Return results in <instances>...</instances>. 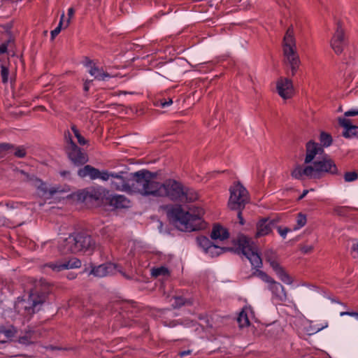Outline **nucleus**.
Instances as JSON below:
<instances>
[{"instance_id":"f257e3e1","label":"nucleus","mask_w":358,"mask_h":358,"mask_svg":"<svg viewBox=\"0 0 358 358\" xmlns=\"http://www.w3.org/2000/svg\"><path fill=\"white\" fill-rule=\"evenodd\" d=\"M158 196H167L184 203L185 208L176 205L170 207L167 211L169 220L179 230L193 231L200 229L201 202L193 189H184L180 183L169 180L160 183Z\"/></svg>"},{"instance_id":"f03ea898","label":"nucleus","mask_w":358,"mask_h":358,"mask_svg":"<svg viewBox=\"0 0 358 358\" xmlns=\"http://www.w3.org/2000/svg\"><path fill=\"white\" fill-rule=\"evenodd\" d=\"M337 172L334 162L328 156H324L310 165H296L291 175L296 179L302 180L305 178H320L324 173L336 174Z\"/></svg>"},{"instance_id":"7ed1b4c3","label":"nucleus","mask_w":358,"mask_h":358,"mask_svg":"<svg viewBox=\"0 0 358 358\" xmlns=\"http://www.w3.org/2000/svg\"><path fill=\"white\" fill-rule=\"evenodd\" d=\"M130 194L142 196H157L160 183L156 180V175L146 170L132 173Z\"/></svg>"},{"instance_id":"20e7f679","label":"nucleus","mask_w":358,"mask_h":358,"mask_svg":"<svg viewBox=\"0 0 358 358\" xmlns=\"http://www.w3.org/2000/svg\"><path fill=\"white\" fill-rule=\"evenodd\" d=\"M96 247V243L93 238L86 234H78L69 235L59 241V250L62 254L82 252L87 255L92 253Z\"/></svg>"},{"instance_id":"39448f33","label":"nucleus","mask_w":358,"mask_h":358,"mask_svg":"<svg viewBox=\"0 0 358 358\" xmlns=\"http://www.w3.org/2000/svg\"><path fill=\"white\" fill-rule=\"evenodd\" d=\"M42 299L36 292H31L27 299H19L14 305V312L6 310L3 315L11 319L29 318L36 311L39 310Z\"/></svg>"},{"instance_id":"423d86ee","label":"nucleus","mask_w":358,"mask_h":358,"mask_svg":"<svg viewBox=\"0 0 358 358\" xmlns=\"http://www.w3.org/2000/svg\"><path fill=\"white\" fill-rule=\"evenodd\" d=\"M34 185L38 189V194L40 196L45 200L48 199H59L64 197L74 198L78 201H84L86 199L87 194L84 191L78 192L73 194H68L66 196L63 194L66 192L64 189L59 187L50 186L43 183L40 180L34 181Z\"/></svg>"},{"instance_id":"0eeeda50","label":"nucleus","mask_w":358,"mask_h":358,"mask_svg":"<svg viewBox=\"0 0 358 358\" xmlns=\"http://www.w3.org/2000/svg\"><path fill=\"white\" fill-rule=\"evenodd\" d=\"M283 54L285 63L289 66L291 75L293 76L297 71L301 62L296 52L295 39L291 28L287 29L283 39Z\"/></svg>"},{"instance_id":"6e6552de","label":"nucleus","mask_w":358,"mask_h":358,"mask_svg":"<svg viewBox=\"0 0 358 358\" xmlns=\"http://www.w3.org/2000/svg\"><path fill=\"white\" fill-rule=\"evenodd\" d=\"M237 245L238 250L247 257L252 266L259 268L262 266V259L251 238L241 234L238 237Z\"/></svg>"},{"instance_id":"1a4fd4ad","label":"nucleus","mask_w":358,"mask_h":358,"mask_svg":"<svg viewBox=\"0 0 358 358\" xmlns=\"http://www.w3.org/2000/svg\"><path fill=\"white\" fill-rule=\"evenodd\" d=\"M229 192L228 208L232 210L241 211L249 200L247 189L240 182H236L230 187Z\"/></svg>"},{"instance_id":"9d476101","label":"nucleus","mask_w":358,"mask_h":358,"mask_svg":"<svg viewBox=\"0 0 358 358\" xmlns=\"http://www.w3.org/2000/svg\"><path fill=\"white\" fill-rule=\"evenodd\" d=\"M132 173L105 172L102 180L108 182L111 188L131 193Z\"/></svg>"},{"instance_id":"9b49d317","label":"nucleus","mask_w":358,"mask_h":358,"mask_svg":"<svg viewBox=\"0 0 358 358\" xmlns=\"http://www.w3.org/2000/svg\"><path fill=\"white\" fill-rule=\"evenodd\" d=\"M258 278L267 284V288L272 294V299L275 301L282 303L285 302L287 295L285 287L279 282L275 281L263 271H258L257 273Z\"/></svg>"},{"instance_id":"f8f14e48","label":"nucleus","mask_w":358,"mask_h":358,"mask_svg":"<svg viewBox=\"0 0 358 358\" xmlns=\"http://www.w3.org/2000/svg\"><path fill=\"white\" fill-rule=\"evenodd\" d=\"M278 94L284 99H289L294 94V87L292 80L280 77L276 83Z\"/></svg>"},{"instance_id":"ddd939ff","label":"nucleus","mask_w":358,"mask_h":358,"mask_svg":"<svg viewBox=\"0 0 358 358\" xmlns=\"http://www.w3.org/2000/svg\"><path fill=\"white\" fill-rule=\"evenodd\" d=\"M345 44V38L344 31L338 24L337 29L330 41V45L334 52L337 55L341 54Z\"/></svg>"},{"instance_id":"4468645a","label":"nucleus","mask_w":358,"mask_h":358,"mask_svg":"<svg viewBox=\"0 0 358 358\" xmlns=\"http://www.w3.org/2000/svg\"><path fill=\"white\" fill-rule=\"evenodd\" d=\"M324 152L323 148L317 143L313 141H309L306 144V154L303 165L312 164L313 160L317 155H321Z\"/></svg>"},{"instance_id":"2eb2a0df","label":"nucleus","mask_w":358,"mask_h":358,"mask_svg":"<svg viewBox=\"0 0 358 358\" xmlns=\"http://www.w3.org/2000/svg\"><path fill=\"white\" fill-rule=\"evenodd\" d=\"M231 250L230 248H224L215 243H211L208 238L203 237V250L210 257L219 256L223 252Z\"/></svg>"},{"instance_id":"dca6fc26","label":"nucleus","mask_w":358,"mask_h":358,"mask_svg":"<svg viewBox=\"0 0 358 358\" xmlns=\"http://www.w3.org/2000/svg\"><path fill=\"white\" fill-rule=\"evenodd\" d=\"M53 271L59 272L64 269H72L79 268L81 266V262L77 258H71L68 262L49 263L46 264Z\"/></svg>"},{"instance_id":"f3484780","label":"nucleus","mask_w":358,"mask_h":358,"mask_svg":"<svg viewBox=\"0 0 358 358\" xmlns=\"http://www.w3.org/2000/svg\"><path fill=\"white\" fill-rule=\"evenodd\" d=\"M267 261L281 281L287 285L292 283L293 280L292 277L285 271L277 260L267 257Z\"/></svg>"},{"instance_id":"a211bd4d","label":"nucleus","mask_w":358,"mask_h":358,"mask_svg":"<svg viewBox=\"0 0 358 358\" xmlns=\"http://www.w3.org/2000/svg\"><path fill=\"white\" fill-rule=\"evenodd\" d=\"M69 157L77 164H85L87 162V156L83 153L80 148L70 139L69 145Z\"/></svg>"},{"instance_id":"6ab92c4d","label":"nucleus","mask_w":358,"mask_h":358,"mask_svg":"<svg viewBox=\"0 0 358 358\" xmlns=\"http://www.w3.org/2000/svg\"><path fill=\"white\" fill-rule=\"evenodd\" d=\"M338 121L339 124L344 128L343 136L345 138L358 136V127L352 125L350 120L340 117Z\"/></svg>"},{"instance_id":"aec40b11","label":"nucleus","mask_w":358,"mask_h":358,"mask_svg":"<svg viewBox=\"0 0 358 358\" xmlns=\"http://www.w3.org/2000/svg\"><path fill=\"white\" fill-rule=\"evenodd\" d=\"M106 171L101 172L99 170L87 165L78 171V175L81 178H89L92 180L101 179Z\"/></svg>"},{"instance_id":"412c9836","label":"nucleus","mask_w":358,"mask_h":358,"mask_svg":"<svg viewBox=\"0 0 358 358\" xmlns=\"http://www.w3.org/2000/svg\"><path fill=\"white\" fill-rule=\"evenodd\" d=\"M116 270V266L111 263L103 264L94 267L91 273L97 277H104L113 274Z\"/></svg>"},{"instance_id":"4be33fe9","label":"nucleus","mask_w":358,"mask_h":358,"mask_svg":"<svg viewBox=\"0 0 358 358\" xmlns=\"http://www.w3.org/2000/svg\"><path fill=\"white\" fill-rule=\"evenodd\" d=\"M274 224L273 221L267 219L260 220L257 224L256 238H259L269 234L272 231Z\"/></svg>"},{"instance_id":"5701e85b","label":"nucleus","mask_w":358,"mask_h":358,"mask_svg":"<svg viewBox=\"0 0 358 358\" xmlns=\"http://www.w3.org/2000/svg\"><path fill=\"white\" fill-rule=\"evenodd\" d=\"M107 201L110 206L116 208H128L130 205L129 200L120 194L110 195L107 197Z\"/></svg>"},{"instance_id":"b1692460","label":"nucleus","mask_w":358,"mask_h":358,"mask_svg":"<svg viewBox=\"0 0 358 358\" xmlns=\"http://www.w3.org/2000/svg\"><path fill=\"white\" fill-rule=\"evenodd\" d=\"M210 237L215 241H222L229 238V232L224 227L216 224L213 225Z\"/></svg>"},{"instance_id":"393cba45","label":"nucleus","mask_w":358,"mask_h":358,"mask_svg":"<svg viewBox=\"0 0 358 358\" xmlns=\"http://www.w3.org/2000/svg\"><path fill=\"white\" fill-rule=\"evenodd\" d=\"M88 72L92 76L99 80H106L107 78L111 77L109 73L105 72L102 68H99L96 64L90 66V69H88Z\"/></svg>"},{"instance_id":"a878e982","label":"nucleus","mask_w":358,"mask_h":358,"mask_svg":"<svg viewBox=\"0 0 358 358\" xmlns=\"http://www.w3.org/2000/svg\"><path fill=\"white\" fill-rule=\"evenodd\" d=\"M13 335L14 331L13 329L0 328V344L6 343L7 340L12 338Z\"/></svg>"},{"instance_id":"bb28decb","label":"nucleus","mask_w":358,"mask_h":358,"mask_svg":"<svg viewBox=\"0 0 358 358\" xmlns=\"http://www.w3.org/2000/svg\"><path fill=\"white\" fill-rule=\"evenodd\" d=\"M296 224L293 228V230H294V231L299 230V229L302 228L303 227H304L306 225V224L307 222V218H306V215H304L301 213L297 214V216L296 218Z\"/></svg>"},{"instance_id":"cd10ccee","label":"nucleus","mask_w":358,"mask_h":358,"mask_svg":"<svg viewBox=\"0 0 358 358\" xmlns=\"http://www.w3.org/2000/svg\"><path fill=\"white\" fill-rule=\"evenodd\" d=\"M237 322L239 324V327L241 328H243V327H248L249 324H250V322H249V319H248V315L247 313H245V310H242L238 318H237Z\"/></svg>"},{"instance_id":"c85d7f7f","label":"nucleus","mask_w":358,"mask_h":358,"mask_svg":"<svg viewBox=\"0 0 358 358\" xmlns=\"http://www.w3.org/2000/svg\"><path fill=\"white\" fill-rule=\"evenodd\" d=\"M1 76L2 82L3 83H6L9 80L10 82H12V76L9 77L10 70L8 69V68L6 66H5L4 64H1Z\"/></svg>"},{"instance_id":"c756f323","label":"nucleus","mask_w":358,"mask_h":358,"mask_svg":"<svg viewBox=\"0 0 358 358\" xmlns=\"http://www.w3.org/2000/svg\"><path fill=\"white\" fill-rule=\"evenodd\" d=\"M320 140L322 145L324 147L329 146L332 143L331 136L326 132H321Z\"/></svg>"},{"instance_id":"7c9ffc66","label":"nucleus","mask_w":358,"mask_h":358,"mask_svg":"<svg viewBox=\"0 0 358 358\" xmlns=\"http://www.w3.org/2000/svg\"><path fill=\"white\" fill-rule=\"evenodd\" d=\"M10 152L13 153L15 157L19 158L24 157L26 155V150L22 146L15 148L13 146V148H11V150H10Z\"/></svg>"},{"instance_id":"2f4dec72","label":"nucleus","mask_w":358,"mask_h":358,"mask_svg":"<svg viewBox=\"0 0 358 358\" xmlns=\"http://www.w3.org/2000/svg\"><path fill=\"white\" fill-rule=\"evenodd\" d=\"M152 274L154 276L166 275L168 274V270L164 267L155 268L152 270Z\"/></svg>"},{"instance_id":"473e14b6","label":"nucleus","mask_w":358,"mask_h":358,"mask_svg":"<svg viewBox=\"0 0 358 358\" xmlns=\"http://www.w3.org/2000/svg\"><path fill=\"white\" fill-rule=\"evenodd\" d=\"M72 130L80 145L87 143V141L80 134L78 130L75 127H72Z\"/></svg>"},{"instance_id":"72a5a7b5","label":"nucleus","mask_w":358,"mask_h":358,"mask_svg":"<svg viewBox=\"0 0 358 358\" xmlns=\"http://www.w3.org/2000/svg\"><path fill=\"white\" fill-rule=\"evenodd\" d=\"M344 178L346 182H352L358 178V176L355 172H348L345 174Z\"/></svg>"},{"instance_id":"f704fd0d","label":"nucleus","mask_w":358,"mask_h":358,"mask_svg":"<svg viewBox=\"0 0 358 358\" xmlns=\"http://www.w3.org/2000/svg\"><path fill=\"white\" fill-rule=\"evenodd\" d=\"M11 148H13V145L10 144L5 143H0V153H10Z\"/></svg>"},{"instance_id":"c9c22d12","label":"nucleus","mask_w":358,"mask_h":358,"mask_svg":"<svg viewBox=\"0 0 358 358\" xmlns=\"http://www.w3.org/2000/svg\"><path fill=\"white\" fill-rule=\"evenodd\" d=\"M31 340H32L31 336L30 334H27L24 336L20 338L19 342L22 344L27 345V344L31 343L33 342Z\"/></svg>"},{"instance_id":"e433bc0d","label":"nucleus","mask_w":358,"mask_h":358,"mask_svg":"<svg viewBox=\"0 0 358 358\" xmlns=\"http://www.w3.org/2000/svg\"><path fill=\"white\" fill-rule=\"evenodd\" d=\"M291 229L287 227L282 228L281 227H278V231L280 234V235L285 238L287 236V234L289 232Z\"/></svg>"},{"instance_id":"4c0bfd02","label":"nucleus","mask_w":358,"mask_h":358,"mask_svg":"<svg viewBox=\"0 0 358 358\" xmlns=\"http://www.w3.org/2000/svg\"><path fill=\"white\" fill-rule=\"evenodd\" d=\"M358 115V108H352L344 113L345 117L357 116Z\"/></svg>"},{"instance_id":"58836bf2","label":"nucleus","mask_w":358,"mask_h":358,"mask_svg":"<svg viewBox=\"0 0 358 358\" xmlns=\"http://www.w3.org/2000/svg\"><path fill=\"white\" fill-rule=\"evenodd\" d=\"M74 13H75V10L73 8H70L69 10H68V16H69V18L68 20H66V25H65V27H67L70 22H71V19L73 17L74 15Z\"/></svg>"},{"instance_id":"ea45409f","label":"nucleus","mask_w":358,"mask_h":358,"mask_svg":"<svg viewBox=\"0 0 358 358\" xmlns=\"http://www.w3.org/2000/svg\"><path fill=\"white\" fill-rule=\"evenodd\" d=\"M62 29V26L59 25L51 31V37L53 39L60 31Z\"/></svg>"},{"instance_id":"a19ab883","label":"nucleus","mask_w":358,"mask_h":358,"mask_svg":"<svg viewBox=\"0 0 358 358\" xmlns=\"http://www.w3.org/2000/svg\"><path fill=\"white\" fill-rule=\"evenodd\" d=\"M313 249L312 245H303L301 247V251L304 253L310 252Z\"/></svg>"},{"instance_id":"79ce46f5","label":"nucleus","mask_w":358,"mask_h":358,"mask_svg":"<svg viewBox=\"0 0 358 358\" xmlns=\"http://www.w3.org/2000/svg\"><path fill=\"white\" fill-rule=\"evenodd\" d=\"M173 103V101L171 99H169V101H160V105L162 108H166L167 106H171V104Z\"/></svg>"},{"instance_id":"37998d69","label":"nucleus","mask_w":358,"mask_h":358,"mask_svg":"<svg viewBox=\"0 0 358 358\" xmlns=\"http://www.w3.org/2000/svg\"><path fill=\"white\" fill-rule=\"evenodd\" d=\"M93 64H96L95 63H94L93 61L89 59H85V62H84V65L89 68V69H90V66H93Z\"/></svg>"},{"instance_id":"c03bdc74","label":"nucleus","mask_w":358,"mask_h":358,"mask_svg":"<svg viewBox=\"0 0 358 358\" xmlns=\"http://www.w3.org/2000/svg\"><path fill=\"white\" fill-rule=\"evenodd\" d=\"M7 48H8L7 43H3V44L1 45H0V54L6 52L7 50Z\"/></svg>"},{"instance_id":"a18cd8bd","label":"nucleus","mask_w":358,"mask_h":358,"mask_svg":"<svg viewBox=\"0 0 358 358\" xmlns=\"http://www.w3.org/2000/svg\"><path fill=\"white\" fill-rule=\"evenodd\" d=\"M352 249L357 254L358 257V242L357 243L353 244Z\"/></svg>"},{"instance_id":"49530a36","label":"nucleus","mask_w":358,"mask_h":358,"mask_svg":"<svg viewBox=\"0 0 358 358\" xmlns=\"http://www.w3.org/2000/svg\"><path fill=\"white\" fill-rule=\"evenodd\" d=\"M238 217L240 224H243L244 222H243V218L242 217V215H241V211H238Z\"/></svg>"},{"instance_id":"de8ad7c7","label":"nucleus","mask_w":358,"mask_h":358,"mask_svg":"<svg viewBox=\"0 0 358 358\" xmlns=\"http://www.w3.org/2000/svg\"><path fill=\"white\" fill-rule=\"evenodd\" d=\"M191 353V351L190 350H187V351H182L180 353V357H183L186 355H188Z\"/></svg>"},{"instance_id":"09e8293b","label":"nucleus","mask_w":358,"mask_h":358,"mask_svg":"<svg viewBox=\"0 0 358 358\" xmlns=\"http://www.w3.org/2000/svg\"><path fill=\"white\" fill-rule=\"evenodd\" d=\"M91 81L90 80H86L85 84H84V89L85 91H87L89 90V85Z\"/></svg>"},{"instance_id":"8fccbe9b","label":"nucleus","mask_w":358,"mask_h":358,"mask_svg":"<svg viewBox=\"0 0 358 358\" xmlns=\"http://www.w3.org/2000/svg\"><path fill=\"white\" fill-rule=\"evenodd\" d=\"M64 20V13L63 12L62 14L61 15L59 25L62 26Z\"/></svg>"},{"instance_id":"3c124183","label":"nucleus","mask_w":358,"mask_h":358,"mask_svg":"<svg viewBox=\"0 0 358 358\" xmlns=\"http://www.w3.org/2000/svg\"><path fill=\"white\" fill-rule=\"evenodd\" d=\"M308 192V190H304L303 194L299 196V199H302Z\"/></svg>"},{"instance_id":"603ef678","label":"nucleus","mask_w":358,"mask_h":358,"mask_svg":"<svg viewBox=\"0 0 358 358\" xmlns=\"http://www.w3.org/2000/svg\"><path fill=\"white\" fill-rule=\"evenodd\" d=\"M349 315H350V316H354V317H355L357 319L358 313H354V312H350Z\"/></svg>"},{"instance_id":"864d4df0","label":"nucleus","mask_w":358,"mask_h":358,"mask_svg":"<svg viewBox=\"0 0 358 358\" xmlns=\"http://www.w3.org/2000/svg\"><path fill=\"white\" fill-rule=\"evenodd\" d=\"M162 101V100H156V101H155V103H154L155 106H161V105H160V101Z\"/></svg>"},{"instance_id":"5fc2aeb1","label":"nucleus","mask_w":358,"mask_h":358,"mask_svg":"<svg viewBox=\"0 0 358 358\" xmlns=\"http://www.w3.org/2000/svg\"><path fill=\"white\" fill-rule=\"evenodd\" d=\"M349 314H350V312H341V313H340V315H341V316H343V315H349Z\"/></svg>"},{"instance_id":"6e6d98bb","label":"nucleus","mask_w":358,"mask_h":358,"mask_svg":"<svg viewBox=\"0 0 358 358\" xmlns=\"http://www.w3.org/2000/svg\"><path fill=\"white\" fill-rule=\"evenodd\" d=\"M162 224L161 222H159V223H158V228L159 229V231H162V230H161V227H162Z\"/></svg>"},{"instance_id":"4d7b16f0","label":"nucleus","mask_w":358,"mask_h":358,"mask_svg":"<svg viewBox=\"0 0 358 358\" xmlns=\"http://www.w3.org/2000/svg\"><path fill=\"white\" fill-rule=\"evenodd\" d=\"M209 21H210V18H209V17H207V18H206V19H204V20L203 19V22H209Z\"/></svg>"},{"instance_id":"13d9d810","label":"nucleus","mask_w":358,"mask_h":358,"mask_svg":"<svg viewBox=\"0 0 358 358\" xmlns=\"http://www.w3.org/2000/svg\"><path fill=\"white\" fill-rule=\"evenodd\" d=\"M206 322H207V324H208V325L209 327H212V324H210V322H209V320H206Z\"/></svg>"},{"instance_id":"bf43d9fd","label":"nucleus","mask_w":358,"mask_h":358,"mask_svg":"<svg viewBox=\"0 0 358 358\" xmlns=\"http://www.w3.org/2000/svg\"><path fill=\"white\" fill-rule=\"evenodd\" d=\"M327 327V324H325L324 327ZM323 328H324V327H322V328H319V329H318V330H320V329H323Z\"/></svg>"},{"instance_id":"052dcab7","label":"nucleus","mask_w":358,"mask_h":358,"mask_svg":"<svg viewBox=\"0 0 358 358\" xmlns=\"http://www.w3.org/2000/svg\"><path fill=\"white\" fill-rule=\"evenodd\" d=\"M357 320H358V315H357Z\"/></svg>"}]
</instances>
